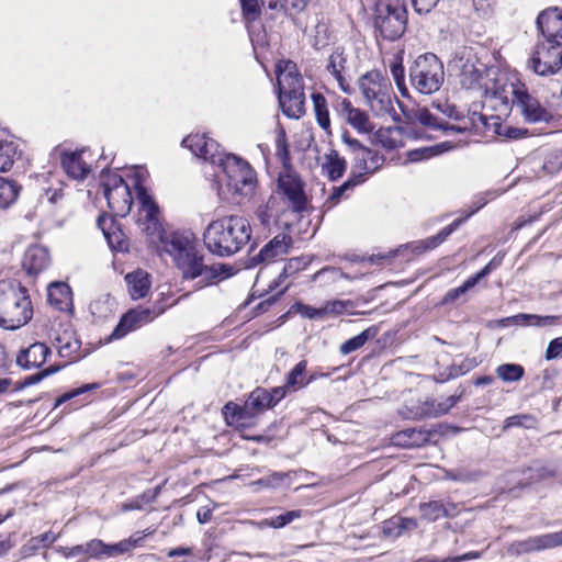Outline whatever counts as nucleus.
Instances as JSON below:
<instances>
[{"instance_id":"nucleus-38","label":"nucleus","mask_w":562,"mask_h":562,"mask_svg":"<svg viewBox=\"0 0 562 562\" xmlns=\"http://www.w3.org/2000/svg\"><path fill=\"white\" fill-rule=\"evenodd\" d=\"M419 508L423 517L429 521H436L440 517H453V514L440 501L423 503Z\"/></svg>"},{"instance_id":"nucleus-48","label":"nucleus","mask_w":562,"mask_h":562,"mask_svg":"<svg viewBox=\"0 0 562 562\" xmlns=\"http://www.w3.org/2000/svg\"><path fill=\"white\" fill-rule=\"evenodd\" d=\"M270 9H283L285 12H300L304 10L310 0H262Z\"/></svg>"},{"instance_id":"nucleus-44","label":"nucleus","mask_w":562,"mask_h":562,"mask_svg":"<svg viewBox=\"0 0 562 562\" xmlns=\"http://www.w3.org/2000/svg\"><path fill=\"white\" fill-rule=\"evenodd\" d=\"M286 474L274 472L259 480L249 483V487L254 492H259L262 488H278L283 483Z\"/></svg>"},{"instance_id":"nucleus-9","label":"nucleus","mask_w":562,"mask_h":562,"mask_svg":"<svg viewBox=\"0 0 562 562\" xmlns=\"http://www.w3.org/2000/svg\"><path fill=\"white\" fill-rule=\"evenodd\" d=\"M504 91L507 99L508 113L510 112L512 104H514L528 123L549 122L551 120V113L528 92L525 85L507 82Z\"/></svg>"},{"instance_id":"nucleus-40","label":"nucleus","mask_w":562,"mask_h":562,"mask_svg":"<svg viewBox=\"0 0 562 562\" xmlns=\"http://www.w3.org/2000/svg\"><path fill=\"white\" fill-rule=\"evenodd\" d=\"M307 362L305 360L300 361L295 364V367L289 372L285 381V387L295 392L305 385H307L308 381L304 378V372L306 370Z\"/></svg>"},{"instance_id":"nucleus-39","label":"nucleus","mask_w":562,"mask_h":562,"mask_svg":"<svg viewBox=\"0 0 562 562\" xmlns=\"http://www.w3.org/2000/svg\"><path fill=\"white\" fill-rule=\"evenodd\" d=\"M200 262H202V258L198 255ZM202 266L201 274L198 277H203L205 279H218V282H222L224 279H228L234 276V268L232 266L225 263H214L211 266Z\"/></svg>"},{"instance_id":"nucleus-46","label":"nucleus","mask_w":562,"mask_h":562,"mask_svg":"<svg viewBox=\"0 0 562 562\" xmlns=\"http://www.w3.org/2000/svg\"><path fill=\"white\" fill-rule=\"evenodd\" d=\"M390 70L392 77L395 81V85L402 95L406 97L408 94V89L405 85V69L403 66L402 57L396 56L390 64Z\"/></svg>"},{"instance_id":"nucleus-16","label":"nucleus","mask_w":562,"mask_h":562,"mask_svg":"<svg viewBox=\"0 0 562 562\" xmlns=\"http://www.w3.org/2000/svg\"><path fill=\"white\" fill-rule=\"evenodd\" d=\"M432 105L441 113L447 115L448 117L454 119L457 121H461L458 125H451L449 126L450 130L457 131V132H467L470 130H476L480 125H483L487 128H493L487 117L483 114L473 113L471 117L464 119L460 115V112L458 109L450 104L446 100H436L432 102Z\"/></svg>"},{"instance_id":"nucleus-43","label":"nucleus","mask_w":562,"mask_h":562,"mask_svg":"<svg viewBox=\"0 0 562 562\" xmlns=\"http://www.w3.org/2000/svg\"><path fill=\"white\" fill-rule=\"evenodd\" d=\"M525 373L522 366L517 363H504L496 368L497 376L504 382H517Z\"/></svg>"},{"instance_id":"nucleus-58","label":"nucleus","mask_w":562,"mask_h":562,"mask_svg":"<svg viewBox=\"0 0 562 562\" xmlns=\"http://www.w3.org/2000/svg\"><path fill=\"white\" fill-rule=\"evenodd\" d=\"M562 357V337L552 339L546 350V359L553 360Z\"/></svg>"},{"instance_id":"nucleus-8","label":"nucleus","mask_w":562,"mask_h":562,"mask_svg":"<svg viewBox=\"0 0 562 562\" xmlns=\"http://www.w3.org/2000/svg\"><path fill=\"white\" fill-rule=\"evenodd\" d=\"M407 12L404 0H379L375 7L374 25L383 37L394 41L406 29Z\"/></svg>"},{"instance_id":"nucleus-1","label":"nucleus","mask_w":562,"mask_h":562,"mask_svg":"<svg viewBox=\"0 0 562 562\" xmlns=\"http://www.w3.org/2000/svg\"><path fill=\"white\" fill-rule=\"evenodd\" d=\"M148 177V171L143 166H134L127 173L139 203L137 225L157 251L172 257L184 279H195L202 271L195 237L190 232H166L160 221L158 205L145 187Z\"/></svg>"},{"instance_id":"nucleus-59","label":"nucleus","mask_w":562,"mask_h":562,"mask_svg":"<svg viewBox=\"0 0 562 562\" xmlns=\"http://www.w3.org/2000/svg\"><path fill=\"white\" fill-rule=\"evenodd\" d=\"M475 283H462V285L449 291L442 299V304L453 303L457 301L461 295H463L471 286H473Z\"/></svg>"},{"instance_id":"nucleus-35","label":"nucleus","mask_w":562,"mask_h":562,"mask_svg":"<svg viewBox=\"0 0 562 562\" xmlns=\"http://www.w3.org/2000/svg\"><path fill=\"white\" fill-rule=\"evenodd\" d=\"M271 401L272 400L268 390L257 387L249 394L245 408L252 412H261L263 409L273 407Z\"/></svg>"},{"instance_id":"nucleus-57","label":"nucleus","mask_w":562,"mask_h":562,"mask_svg":"<svg viewBox=\"0 0 562 562\" xmlns=\"http://www.w3.org/2000/svg\"><path fill=\"white\" fill-rule=\"evenodd\" d=\"M86 554L92 558L104 555L105 543L99 539H93L85 544Z\"/></svg>"},{"instance_id":"nucleus-2","label":"nucleus","mask_w":562,"mask_h":562,"mask_svg":"<svg viewBox=\"0 0 562 562\" xmlns=\"http://www.w3.org/2000/svg\"><path fill=\"white\" fill-rule=\"evenodd\" d=\"M452 69L459 79V83L467 90H473L484 97V106L497 112L487 117L493 131L507 138H520L527 132L520 128L503 125L499 120L508 114L507 99L504 87L507 77L497 67H488L482 63L472 48H462L451 63Z\"/></svg>"},{"instance_id":"nucleus-6","label":"nucleus","mask_w":562,"mask_h":562,"mask_svg":"<svg viewBox=\"0 0 562 562\" xmlns=\"http://www.w3.org/2000/svg\"><path fill=\"white\" fill-rule=\"evenodd\" d=\"M443 81V64L432 53L419 55L409 67V82L420 94H432L437 92Z\"/></svg>"},{"instance_id":"nucleus-29","label":"nucleus","mask_w":562,"mask_h":562,"mask_svg":"<svg viewBox=\"0 0 562 562\" xmlns=\"http://www.w3.org/2000/svg\"><path fill=\"white\" fill-rule=\"evenodd\" d=\"M291 238L285 234H279L269 241L259 252L261 261H273L288 254Z\"/></svg>"},{"instance_id":"nucleus-36","label":"nucleus","mask_w":562,"mask_h":562,"mask_svg":"<svg viewBox=\"0 0 562 562\" xmlns=\"http://www.w3.org/2000/svg\"><path fill=\"white\" fill-rule=\"evenodd\" d=\"M314 112L318 125L327 133L330 134V119L325 97L321 93H314L312 95Z\"/></svg>"},{"instance_id":"nucleus-19","label":"nucleus","mask_w":562,"mask_h":562,"mask_svg":"<svg viewBox=\"0 0 562 562\" xmlns=\"http://www.w3.org/2000/svg\"><path fill=\"white\" fill-rule=\"evenodd\" d=\"M50 263L48 249L40 244L30 245L22 258V268L27 276L36 277L44 271Z\"/></svg>"},{"instance_id":"nucleus-22","label":"nucleus","mask_w":562,"mask_h":562,"mask_svg":"<svg viewBox=\"0 0 562 562\" xmlns=\"http://www.w3.org/2000/svg\"><path fill=\"white\" fill-rule=\"evenodd\" d=\"M50 353L49 347L44 342H34L19 351L16 363L25 370L37 369L45 363Z\"/></svg>"},{"instance_id":"nucleus-60","label":"nucleus","mask_w":562,"mask_h":562,"mask_svg":"<svg viewBox=\"0 0 562 562\" xmlns=\"http://www.w3.org/2000/svg\"><path fill=\"white\" fill-rule=\"evenodd\" d=\"M306 262L301 258H292L284 266L283 272L285 278H291L294 273L305 267Z\"/></svg>"},{"instance_id":"nucleus-37","label":"nucleus","mask_w":562,"mask_h":562,"mask_svg":"<svg viewBox=\"0 0 562 562\" xmlns=\"http://www.w3.org/2000/svg\"><path fill=\"white\" fill-rule=\"evenodd\" d=\"M20 157L18 146L11 140H0V171L5 172L11 169L14 161Z\"/></svg>"},{"instance_id":"nucleus-20","label":"nucleus","mask_w":562,"mask_h":562,"mask_svg":"<svg viewBox=\"0 0 562 562\" xmlns=\"http://www.w3.org/2000/svg\"><path fill=\"white\" fill-rule=\"evenodd\" d=\"M279 103L288 117L299 119L304 113V87L279 90Z\"/></svg>"},{"instance_id":"nucleus-12","label":"nucleus","mask_w":562,"mask_h":562,"mask_svg":"<svg viewBox=\"0 0 562 562\" xmlns=\"http://www.w3.org/2000/svg\"><path fill=\"white\" fill-rule=\"evenodd\" d=\"M274 198L283 200L286 207L293 212H302L307 204L303 183L299 176L290 169H285L279 175Z\"/></svg>"},{"instance_id":"nucleus-17","label":"nucleus","mask_w":562,"mask_h":562,"mask_svg":"<svg viewBox=\"0 0 562 562\" xmlns=\"http://www.w3.org/2000/svg\"><path fill=\"white\" fill-rule=\"evenodd\" d=\"M461 220H456L452 224L443 228L436 236H431L426 239L415 240L398 247L396 250L391 252L393 256L409 257L419 256L426 251L432 250L438 247L446 238L460 225Z\"/></svg>"},{"instance_id":"nucleus-14","label":"nucleus","mask_w":562,"mask_h":562,"mask_svg":"<svg viewBox=\"0 0 562 562\" xmlns=\"http://www.w3.org/2000/svg\"><path fill=\"white\" fill-rule=\"evenodd\" d=\"M182 145L189 148L196 157L216 165L226 153L220 151V145L205 134H190L183 140Z\"/></svg>"},{"instance_id":"nucleus-4","label":"nucleus","mask_w":562,"mask_h":562,"mask_svg":"<svg viewBox=\"0 0 562 562\" xmlns=\"http://www.w3.org/2000/svg\"><path fill=\"white\" fill-rule=\"evenodd\" d=\"M215 166L222 169V173L217 176L220 196L240 202L255 193L256 172L248 161L236 155L226 154Z\"/></svg>"},{"instance_id":"nucleus-11","label":"nucleus","mask_w":562,"mask_h":562,"mask_svg":"<svg viewBox=\"0 0 562 562\" xmlns=\"http://www.w3.org/2000/svg\"><path fill=\"white\" fill-rule=\"evenodd\" d=\"M528 67L538 76L549 77L562 69V43L538 41Z\"/></svg>"},{"instance_id":"nucleus-50","label":"nucleus","mask_w":562,"mask_h":562,"mask_svg":"<svg viewBox=\"0 0 562 562\" xmlns=\"http://www.w3.org/2000/svg\"><path fill=\"white\" fill-rule=\"evenodd\" d=\"M57 341H58V353L60 357L68 358L71 361L79 357L78 356V351L80 349L79 340H77L75 338H69L68 340H66L64 342V339L58 338Z\"/></svg>"},{"instance_id":"nucleus-31","label":"nucleus","mask_w":562,"mask_h":562,"mask_svg":"<svg viewBox=\"0 0 562 562\" xmlns=\"http://www.w3.org/2000/svg\"><path fill=\"white\" fill-rule=\"evenodd\" d=\"M347 168L346 160L338 154V151L330 149L323 157L322 169L323 172L335 181L342 177Z\"/></svg>"},{"instance_id":"nucleus-5","label":"nucleus","mask_w":562,"mask_h":562,"mask_svg":"<svg viewBox=\"0 0 562 562\" xmlns=\"http://www.w3.org/2000/svg\"><path fill=\"white\" fill-rule=\"evenodd\" d=\"M32 317L27 290L21 283H0V327L14 330L26 325Z\"/></svg>"},{"instance_id":"nucleus-56","label":"nucleus","mask_w":562,"mask_h":562,"mask_svg":"<svg viewBox=\"0 0 562 562\" xmlns=\"http://www.w3.org/2000/svg\"><path fill=\"white\" fill-rule=\"evenodd\" d=\"M59 369H60V367H58V366H50V367L42 370L41 372H37L33 375L25 378L23 385L26 386V385L36 384L40 381H42L44 378L58 372Z\"/></svg>"},{"instance_id":"nucleus-30","label":"nucleus","mask_w":562,"mask_h":562,"mask_svg":"<svg viewBox=\"0 0 562 562\" xmlns=\"http://www.w3.org/2000/svg\"><path fill=\"white\" fill-rule=\"evenodd\" d=\"M374 140L386 150H394L404 146V134L400 127H381L374 134Z\"/></svg>"},{"instance_id":"nucleus-53","label":"nucleus","mask_w":562,"mask_h":562,"mask_svg":"<svg viewBox=\"0 0 562 562\" xmlns=\"http://www.w3.org/2000/svg\"><path fill=\"white\" fill-rule=\"evenodd\" d=\"M415 119L417 122H419L422 125L430 127V128H447L443 126L439 120L434 116L430 111L426 108L418 109L415 112Z\"/></svg>"},{"instance_id":"nucleus-55","label":"nucleus","mask_w":562,"mask_h":562,"mask_svg":"<svg viewBox=\"0 0 562 562\" xmlns=\"http://www.w3.org/2000/svg\"><path fill=\"white\" fill-rule=\"evenodd\" d=\"M99 387V384L97 383H90V384H85L80 387H77V389H74L65 394H63L60 397L57 398V402H56V405H60L74 397H77L81 394H85L89 391H92V390H95Z\"/></svg>"},{"instance_id":"nucleus-7","label":"nucleus","mask_w":562,"mask_h":562,"mask_svg":"<svg viewBox=\"0 0 562 562\" xmlns=\"http://www.w3.org/2000/svg\"><path fill=\"white\" fill-rule=\"evenodd\" d=\"M358 87L366 104L376 115L386 114L392 110V86L380 71L372 70L362 75L358 80Z\"/></svg>"},{"instance_id":"nucleus-33","label":"nucleus","mask_w":562,"mask_h":562,"mask_svg":"<svg viewBox=\"0 0 562 562\" xmlns=\"http://www.w3.org/2000/svg\"><path fill=\"white\" fill-rule=\"evenodd\" d=\"M21 186L14 180L0 177V209L11 206L19 198Z\"/></svg>"},{"instance_id":"nucleus-45","label":"nucleus","mask_w":562,"mask_h":562,"mask_svg":"<svg viewBox=\"0 0 562 562\" xmlns=\"http://www.w3.org/2000/svg\"><path fill=\"white\" fill-rule=\"evenodd\" d=\"M527 481L522 483V486H527L532 483H538L554 477L557 475V469L549 465H539L535 468H529L527 470Z\"/></svg>"},{"instance_id":"nucleus-18","label":"nucleus","mask_w":562,"mask_h":562,"mask_svg":"<svg viewBox=\"0 0 562 562\" xmlns=\"http://www.w3.org/2000/svg\"><path fill=\"white\" fill-rule=\"evenodd\" d=\"M537 25L543 41L562 43V10L550 8L542 11L537 19Z\"/></svg>"},{"instance_id":"nucleus-24","label":"nucleus","mask_w":562,"mask_h":562,"mask_svg":"<svg viewBox=\"0 0 562 562\" xmlns=\"http://www.w3.org/2000/svg\"><path fill=\"white\" fill-rule=\"evenodd\" d=\"M339 111L342 117L359 133H371L374 128L368 114L358 109L353 108L348 99H342L339 103Z\"/></svg>"},{"instance_id":"nucleus-63","label":"nucleus","mask_w":562,"mask_h":562,"mask_svg":"<svg viewBox=\"0 0 562 562\" xmlns=\"http://www.w3.org/2000/svg\"><path fill=\"white\" fill-rule=\"evenodd\" d=\"M150 289V283H131L128 292L134 300L142 299L147 295Z\"/></svg>"},{"instance_id":"nucleus-62","label":"nucleus","mask_w":562,"mask_h":562,"mask_svg":"<svg viewBox=\"0 0 562 562\" xmlns=\"http://www.w3.org/2000/svg\"><path fill=\"white\" fill-rule=\"evenodd\" d=\"M316 278L323 279L325 281H337L344 277L340 269L337 268H325L319 270L316 274Z\"/></svg>"},{"instance_id":"nucleus-10","label":"nucleus","mask_w":562,"mask_h":562,"mask_svg":"<svg viewBox=\"0 0 562 562\" xmlns=\"http://www.w3.org/2000/svg\"><path fill=\"white\" fill-rule=\"evenodd\" d=\"M131 169L126 170L125 177H127ZM101 181L109 209L116 216L124 217L127 215L133 204L131 193V186L133 184L128 178L125 180L121 175L109 171L102 175Z\"/></svg>"},{"instance_id":"nucleus-47","label":"nucleus","mask_w":562,"mask_h":562,"mask_svg":"<svg viewBox=\"0 0 562 562\" xmlns=\"http://www.w3.org/2000/svg\"><path fill=\"white\" fill-rule=\"evenodd\" d=\"M450 147H447L446 143H442L437 146L431 147H423L414 150H409L407 153V160L412 162L420 161L427 158H430L435 155H438L440 153H443L448 150Z\"/></svg>"},{"instance_id":"nucleus-49","label":"nucleus","mask_w":562,"mask_h":562,"mask_svg":"<svg viewBox=\"0 0 562 562\" xmlns=\"http://www.w3.org/2000/svg\"><path fill=\"white\" fill-rule=\"evenodd\" d=\"M423 436L420 431H417L416 429L408 428L405 430H402L397 432L393 440L395 445L403 446V447H413L419 445V439Z\"/></svg>"},{"instance_id":"nucleus-42","label":"nucleus","mask_w":562,"mask_h":562,"mask_svg":"<svg viewBox=\"0 0 562 562\" xmlns=\"http://www.w3.org/2000/svg\"><path fill=\"white\" fill-rule=\"evenodd\" d=\"M301 517H302V510L295 509V510H290V512L279 515V516L272 517L270 519H263V520L259 521L257 525L260 528H265V527L282 528V527L289 525L290 522H292L294 519H297Z\"/></svg>"},{"instance_id":"nucleus-26","label":"nucleus","mask_w":562,"mask_h":562,"mask_svg":"<svg viewBox=\"0 0 562 562\" xmlns=\"http://www.w3.org/2000/svg\"><path fill=\"white\" fill-rule=\"evenodd\" d=\"M82 155L83 151H69L61 157L65 172L75 180H82L90 172V166L85 161Z\"/></svg>"},{"instance_id":"nucleus-27","label":"nucleus","mask_w":562,"mask_h":562,"mask_svg":"<svg viewBox=\"0 0 562 562\" xmlns=\"http://www.w3.org/2000/svg\"><path fill=\"white\" fill-rule=\"evenodd\" d=\"M383 161V157L378 153L367 147L364 149H360L359 155L355 157L352 175L361 173L364 180L367 175H371L380 169Z\"/></svg>"},{"instance_id":"nucleus-13","label":"nucleus","mask_w":562,"mask_h":562,"mask_svg":"<svg viewBox=\"0 0 562 562\" xmlns=\"http://www.w3.org/2000/svg\"><path fill=\"white\" fill-rule=\"evenodd\" d=\"M559 547H562V530L515 540L508 544L507 552L513 557H520L524 554L552 550Z\"/></svg>"},{"instance_id":"nucleus-25","label":"nucleus","mask_w":562,"mask_h":562,"mask_svg":"<svg viewBox=\"0 0 562 562\" xmlns=\"http://www.w3.org/2000/svg\"><path fill=\"white\" fill-rule=\"evenodd\" d=\"M279 90L302 88V77L296 65L291 60H280L276 66Z\"/></svg>"},{"instance_id":"nucleus-61","label":"nucleus","mask_w":562,"mask_h":562,"mask_svg":"<svg viewBox=\"0 0 562 562\" xmlns=\"http://www.w3.org/2000/svg\"><path fill=\"white\" fill-rule=\"evenodd\" d=\"M276 198H272L268 204L258 211V217L262 225L268 226L271 222V217L273 216Z\"/></svg>"},{"instance_id":"nucleus-54","label":"nucleus","mask_w":562,"mask_h":562,"mask_svg":"<svg viewBox=\"0 0 562 562\" xmlns=\"http://www.w3.org/2000/svg\"><path fill=\"white\" fill-rule=\"evenodd\" d=\"M277 156L280 161L285 166L289 160V149L286 144V136L283 128L279 127L276 137Z\"/></svg>"},{"instance_id":"nucleus-28","label":"nucleus","mask_w":562,"mask_h":562,"mask_svg":"<svg viewBox=\"0 0 562 562\" xmlns=\"http://www.w3.org/2000/svg\"><path fill=\"white\" fill-rule=\"evenodd\" d=\"M347 58L342 50L336 49L328 58L327 71L335 78L338 87L345 92L350 93L351 87L345 77Z\"/></svg>"},{"instance_id":"nucleus-51","label":"nucleus","mask_w":562,"mask_h":562,"mask_svg":"<svg viewBox=\"0 0 562 562\" xmlns=\"http://www.w3.org/2000/svg\"><path fill=\"white\" fill-rule=\"evenodd\" d=\"M244 18L248 23L255 22L260 14V5L266 3L262 0H240Z\"/></svg>"},{"instance_id":"nucleus-3","label":"nucleus","mask_w":562,"mask_h":562,"mask_svg":"<svg viewBox=\"0 0 562 562\" xmlns=\"http://www.w3.org/2000/svg\"><path fill=\"white\" fill-rule=\"evenodd\" d=\"M251 227L247 218L226 215L212 221L205 228L203 240L206 248L217 256H232L250 239Z\"/></svg>"},{"instance_id":"nucleus-64","label":"nucleus","mask_w":562,"mask_h":562,"mask_svg":"<svg viewBox=\"0 0 562 562\" xmlns=\"http://www.w3.org/2000/svg\"><path fill=\"white\" fill-rule=\"evenodd\" d=\"M439 0H412L413 8L417 13H429Z\"/></svg>"},{"instance_id":"nucleus-15","label":"nucleus","mask_w":562,"mask_h":562,"mask_svg":"<svg viewBox=\"0 0 562 562\" xmlns=\"http://www.w3.org/2000/svg\"><path fill=\"white\" fill-rule=\"evenodd\" d=\"M164 308L149 310V308H134L125 313L114 330L112 331L111 338L120 339L126 336L128 333L139 328L144 324L151 322L156 316L161 314Z\"/></svg>"},{"instance_id":"nucleus-52","label":"nucleus","mask_w":562,"mask_h":562,"mask_svg":"<svg viewBox=\"0 0 562 562\" xmlns=\"http://www.w3.org/2000/svg\"><path fill=\"white\" fill-rule=\"evenodd\" d=\"M358 302L346 300V301H333L328 302L324 307L325 313L342 314L345 312L355 314L353 308L357 307Z\"/></svg>"},{"instance_id":"nucleus-41","label":"nucleus","mask_w":562,"mask_h":562,"mask_svg":"<svg viewBox=\"0 0 562 562\" xmlns=\"http://www.w3.org/2000/svg\"><path fill=\"white\" fill-rule=\"evenodd\" d=\"M363 182V178L361 173H353L350 178L340 187L334 188L333 193L329 195L327 203H329V207L338 204L340 200L344 198L345 193L348 190L353 189L356 186Z\"/></svg>"},{"instance_id":"nucleus-34","label":"nucleus","mask_w":562,"mask_h":562,"mask_svg":"<svg viewBox=\"0 0 562 562\" xmlns=\"http://www.w3.org/2000/svg\"><path fill=\"white\" fill-rule=\"evenodd\" d=\"M379 333L375 326L368 327L359 335L346 340L339 348L341 355L351 353L361 348L368 340L373 339Z\"/></svg>"},{"instance_id":"nucleus-32","label":"nucleus","mask_w":562,"mask_h":562,"mask_svg":"<svg viewBox=\"0 0 562 562\" xmlns=\"http://www.w3.org/2000/svg\"><path fill=\"white\" fill-rule=\"evenodd\" d=\"M560 317L554 315L540 316L536 314H517L510 317V321L515 325L520 326H536V327H548L554 326L559 323Z\"/></svg>"},{"instance_id":"nucleus-21","label":"nucleus","mask_w":562,"mask_h":562,"mask_svg":"<svg viewBox=\"0 0 562 562\" xmlns=\"http://www.w3.org/2000/svg\"><path fill=\"white\" fill-rule=\"evenodd\" d=\"M98 226L102 231L111 249L119 251L127 250L128 240L112 216L105 214L100 215Z\"/></svg>"},{"instance_id":"nucleus-23","label":"nucleus","mask_w":562,"mask_h":562,"mask_svg":"<svg viewBox=\"0 0 562 562\" xmlns=\"http://www.w3.org/2000/svg\"><path fill=\"white\" fill-rule=\"evenodd\" d=\"M47 301L55 310L64 313H72L74 299L69 283H48Z\"/></svg>"}]
</instances>
